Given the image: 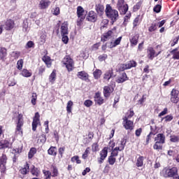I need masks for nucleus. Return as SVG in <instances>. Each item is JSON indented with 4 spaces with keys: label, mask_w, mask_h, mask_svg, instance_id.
Masks as SVG:
<instances>
[{
    "label": "nucleus",
    "mask_w": 179,
    "mask_h": 179,
    "mask_svg": "<svg viewBox=\"0 0 179 179\" xmlns=\"http://www.w3.org/2000/svg\"><path fill=\"white\" fill-rule=\"evenodd\" d=\"M110 45H108L109 48H114L117 47V45H120L121 44V40H122V36H120L116 39H114V32L110 30L107 32L104 33L101 36V41H108V40H111Z\"/></svg>",
    "instance_id": "1"
},
{
    "label": "nucleus",
    "mask_w": 179,
    "mask_h": 179,
    "mask_svg": "<svg viewBox=\"0 0 179 179\" xmlns=\"http://www.w3.org/2000/svg\"><path fill=\"white\" fill-rule=\"evenodd\" d=\"M161 176L164 178L179 179L178 171L176 167L171 169L164 168L161 172Z\"/></svg>",
    "instance_id": "2"
},
{
    "label": "nucleus",
    "mask_w": 179,
    "mask_h": 179,
    "mask_svg": "<svg viewBox=\"0 0 179 179\" xmlns=\"http://www.w3.org/2000/svg\"><path fill=\"white\" fill-rule=\"evenodd\" d=\"M13 120L17 122L15 134H17V135H22L23 131H22V127H23V124H24V121L23 120V115L19 113H15Z\"/></svg>",
    "instance_id": "3"
},
{
    "label": "nucleus",
    "mask_w": 179,
    "mask_h": 179,
    "mask_svg": "<svg viewBox=\"0 0 179 179\" xmlns=\"http://www.w3.org/2000/svg\"><path fill=\"white\" fill-rule=\"evenodd\" d=\"M105 12L106 16L111 20L113 23L117 22V19H118V11L117 10L113 9L110 5L107 4Z\"/></svg>",
    "instance_id": "4"
},
{
    "label": "nucleus",
    "mask_w": 179,
    "mask_h": 179,
    "mask_svg": "<svg viewBox=\"0 0 179 179\" xmlns=\"http://www.w3.org/2000/svg\"><path fill=\"white\" fill-rule=\"evenodd\" d=\"M62 64L65 65L68 72H72L75 68V63L73 62V59L71 58V56H65L62 60Z\"/></svg>",
    "instance_id": "5"
},
{
    "label": "nucleus",
    "mask_w": 179,
    "mask_h": 179,
    "mask_svg": "<svg viewBox=\"0 0 179 179\" xmlns=\"http://www.w3.org/2000/svg\"><path fill=\"white\" fill-rule=\"evenodd\" d=\"M117 8L120 15H125L128 12V4L124 0H117Z\"/></svg>",
    "instance_id": "6"
},
{
    "label": "nucleus",
    "mask_w": 179,
    "mask_h": 179,
    "mask_svg": "<svg viewBox=\"0 0 179 179\" xmlns=\"http://www.w3.org/2000/svg\"><path fill=\"white\" fill-rule=\"evenodd\" d=\"M125 143H127V141L124 140V138L122 139L121 141V146H118L112 150L110 156H113V157H117L118 156V150L120 152H122V150H124L125 148Z\"/></svg>",
    "instance_id": "7"
},
{
    "label": "nucleus",
    "mask_w": 179,
    "mask_h": 179,
    "mask_svg": "<svg viewBox=\"0 0 179 179\" xmlns=\"http://www.w3.org/2000/svg\"><path fill=\"white\" fill-rule=\"evenodd\" d=\"M136 66V62L131 60L127 64H120L119 67V71L122 72L127 69H131V68H135Z\"/></svg>",
    "instance_id": "8"
},
{
    "label": "nucleus",
    "mask_w": 179,
    "mask_h": 179,
    "mask_svg": "<svg viewBox=\"0 0 179 179\" xmlns=\"http://www.w3.org/2000/svg\"><path fill=\"white\" fill-rule=\"evenodd\" d=\"M38 125H41V123L40 122V113H38V112H36L33 118L32 130L36 131V129H37V127H38Z\"/></svg>",
    "instance_id": "9"
},
{
    "label": "nucleus",
    "mask_w": 179,
    "mask_h": 179,
    "mask_svg": "<svg viewBox=\"0 0 179 179\" xmlns=\"http://www.w3.org/2000/svg\"><path fill=\"white\" fill-rule=\"evenodd\" d=\"M171 103H174L175 104H177L179 101V91L173 89L171 92Z\"/></svg>",
    "instance_id": "10"
},
{
    "label": "nucleus",
    "mask_w": 179,
    "mask_h": 179,
    "mask_svg": "<svg viewBox=\"0 0 179 179\" xmlns=\"http://www.w3.org/2000/svg\"><path fill=\"white\" fill-rule=\"evenodd\" d=\"M123 127L127 129L129 131H132L134 129V122L131 120H129L127 118H123Z\"/></svg>",
    "instance_id": "11"
},
{
    "label": "nucleus",
    "mask_w": 179,
    "mask_h": 179,
    "mask_svg": "<svg viewBox=\"0 0 179 179\" xmlns=\"http://www.w3.org/2000/svg\"><path fill=\"white\" fill-rule=\"evenodd\" d=\"M108 153V151L107 150V147H105L101 152H100V158L98 159V163L99 164H103V162L106 159V157H107V155Z\"/></svg>",
    "instance_id": "12"
},
{
    "label": "nucleus",
    "mask_w": 179,
    "mask_h": 179,
    "mask_svg": "<svg viewBox=\"0 0 179 179\" xmlns=\"http://www.w3.org/2000/svg\"><path fill=\"white\" fill-rule=\"evenodd\" d=\"M6 160H8V158L5 155H3L0 157V169H1V173H3L5 171V165L6 164Z\"/></svg>",
    "instance_id": "13"
},
{
    "label": "nucleus",
    "mask_w": 179,
    "mask_h": 179,
    "mask_svg": "<svg viewBox=\"0 0 179 179\" xmlns=\"http://www.w3.org/2000/svg\"><path fill=\"white\" fill-rule=\"evenodd\" d=\"M3 27L6 30H12L15 27V22L12 20H8Z\"/></svg>",
    "instance_id": "14"
},
{
    "label": "nucleus",
    "mask_w": 179,
    "mask_h": 179,
    "mask_svg": "<svg viewBox=\"0 0 179 179\" xmlns=\"http://www.w3.org/2000/svg\"><path fill=\"white\" fill-rule=\"evenodd\" d=\"M87 19L89 22H94L97 20V14L94 11L91 10L89 12Z\"/></svg>",
    "instance_id": "15"
},
{
    "label": "nucleus",
    "mask_w": 179,
    "mask_h": 179,
    "mask_svg": "<svg viewBox=\"0 0 179 179\" xmlns=\"http://www.w3.org/2000/svg\"><path fill=\"white\" fill-rule=\"evenodd\" d=\"M60 33L62 36H65L69 34L68 31V22H64L62 24L60 27Z\"/></svg>",
    "instance_id": "16"
},
{
    "label": "nucleus",
    "mask_w": 179,
    "mask_h": 179,
    "mask_svg": "<svg viewBox=\"0 0 179 179\" xmlns=\"http://www.w3.org/2000/svg\"><path fill=\"white\" fill-rule=\"evenodd\" d=\"M155 143H161L162 145H163V143H164L166 141V137L163 134H158L155 137Z\"/></svg>",
    "instance_id": "17"
},
{
    "label": "nucleus",
    "mask_w": 179,
    "mask_h": 179,
    "mask_svg": "<svg viewBox=\"0 0 179 179\" xmlns=\"http://www.w3.org/2000/svg\"><path fill=\"white\" fill-rule=\"evenodd\" d=\"M50 5H51V1L48 0H41L38 6L40 9H47Z\"/></svg>",
    "instance_id": "18"
},
{
    "label": "nucleus",
    "mask_w": 179,
    "mask_h": 179,
    "mask_svg": "<svg viewBox=\"0 0 179 179\" xmlns=\"http://www.w3.org/2000/svg\"><path fill=\"white\" fill-rule=\"evenodd\" d=\"M94 101L99 106H101V104H103V103H104V99H103V98H101V94L100 92H96L95 94Z\"/></svg>",
    "instance_id": "19"
},
{
    "label": "nucleus",
    "mask_w": 179,
    "mask_h": 179,
    "mask_svg": "<svg viewBox=\"0 0 179 179\" xmlns=\"http://www.w3.org/2000/svg\"><path fill=\"white\" fill-rule=\"evenodd\" d=\"M83 13H85V10L83 8L82 6H78L77 8V15L78 19H80V22H82L83 19H85V16H83Z\"/></svg>",
    "instance_id": "20"
},
{
    "label": "nucleus",
    "mask_w": 179,
    "mask_h": 179,
    "mask_svg": "<svg viewBox=\"0 0 179 179\" xmlns=\"http://www.w3.org/2000/svg\"><path fill=\"white\" fill-rule=\"evenodd\" d=\"M138 40H139V36L138 34L132 35L129 38V41L131 43V45H136L138 44Z\"/></svg>",
    "instance_id": "21"
},
{
    "label": "nucleus",
    "mask_w": 179,
    "mask_h": 179,
    "mask_svg": "<svg viewBox=\"0 0 179 179\" xmlns=\"http://www.w3.org/2000/svg\"><path fill=\"white\" fill-rule=\"evenodd\" d=\"M113 93V90L109 86H105L103 88L104 97H110V95Z\"/></svg>",
    "instance_id": "22"
},
{
    "label": "nucleus",
    "mask_w": 179,
    "mask_h": 179,
    "mask_svg": "<svg viewBox=\"0 0 179 179\" xmlns=\"http://www.w3.org/2000/svg\"><path fill=\"white\" fill-rule=\"evenodd\" d=\"M126 80H128V77L127 73H123L122 75L116 80L117 83H124Z\"/></svg>",
    "instance_id": "23"
},
{
    "label": "nucleus",
    "mask_w": 179,
    "mask_h": 179,
    "mask_svg": "<svg viewBox=\"0 0 179 179\" xmlns=\"http://www.w3.org/2000/svg\"><path fill=\"white\" fill-rule=\"evenodd\" d=\"M78 78L82 79V80H87L89 75H87L85 71H80L78 73Z\"/></svg>",
    "instance_id": "24"
},
{
    "label": "nucleus",
    "mask_w": 179,
    "mask_h": 179,
    "mask_svg": "<svg viewBox=\"0 0 179 179\" xmlns=\"http://www.w3.org/2000/svg\"><path fill=\"white\" fill-rule=\"evenodd\" d=\"M112 76H113V69H110L104 73L103 79H105V80H110Z\"/></svg>",
    "instance_id": "25"
},
{
    "label": "nucleus",
    "mask_w": 179,
    "mask_h": 179,
    "mask_svg": "<svg viewBox=\"0 0 179 179\" xmlns=\"http://www.w3.org/2000/svg\"><path fill=\"white\" fill-rule=\"evenodd\" d=\"M96 10L99 15H103L104 13V6L101 4H96Z\"/></svg>",
    "instance_id": "26"
},
{
    "label": "nucleus",
    "mask_w": 179,
    "mask_h": 179,
    "mask_svg": "<svg viewBox=\"0 0 179 179\" xmlns=\"http://www.w3.org/2000/svg\"><path fill=\"white\" fill-rule=\"evenodd\" d=\"M42 59L48 68H51V57L49 56H44Z\"/></svg>",
    "instance_id": "27"
},
{
    "label": "nucleus",
    "mask_w": 179,
    "mask_h": 179,
    "mask_svg": "<svg viewBox=\"0 0 179 179\" xmlns=\"http://www.w3.org/2000/svg\"><path fill=\"white\" fill-rule=\"evenodd\" d=\"M57 79V71L54 70L49 76V81L54 83Z\"/></svg>",
    "instance_id": "28"
},
{
    "label": "nucleus",
    "mask_w": 179,
    "mask_h": 179,
    "mask_svg": "<svg viewBox=\"0 0 179 179\" xmlns=\"http://www.w3.org/2000/svg\"><path fill=\"white\" fill-rule=\"evenodd\" d=\"M155 54H156V52L152 48H150L148 50V57L149 59H153V58H155Z\"/></svg>",
    "instance_id": "29"
},
{
    "label": "nucleus",
    "mask_w": 179,
    "mask_h": 179,
    "mask_svg": "<svg viewBox=\"0 0 179 179\" xmlns=\"http://www.w3.org/2000/svg\"><path fill=\"white\" fill-rule=\"evenodd\" d=\"M21 75L22 76H24V78H30L32 73L30 71L27 70V69H24L21 72Z\"/></svg>",
    "instance_id": "30"
},
{
    "label": "nucleus",
    "mask_w": 179,
    "mask_h": 179,
    "mask_svg": "<svg viewBox=\"0 0 179 179\" xmlns=\"http://www.w3.org/2000/svg\"><path fill=\"white\" fill-rule=\"evenodd\" d=\"M6 148H9V141L6 140L0 141V149H6Z\"/></svg>",
    "instance_id": "31"
},
{
    "label": "nucleus",
    "mask_w": 179,
    "mask_h": 179,
    "mask_svg": "<svg viewBox=\"0 0 179 179\" xmlns=\"http://www.w3.org/2000/svg\"><path fill=\"white\" fill-rule=\"evenodd\" d=\"M144 160H145V157L140 156L136 160V165L137 166V167H142V166H143Z\"/></svg>",
    "instance_id": "32"
},
{
    "label": "nucleus",
    "mask_w": 179,
    "mask_h": 179,
    "mask_svg": "<svg viewBox=\"0 0 179 179\" xmlns=\"http://www.w3.org/2000/svg\"><path fill=\"white\" fill-rule=\"evenodd\" d=\"M48 155L50 156H57V148L56 147H50V149L48 150Z\"/></svg>",
    "instance_id": "33"
},
{
    "label": "nucleus",
    "mask_w": 179,
    "mask_h": 179,
    "mask_svg": "<svg viewBox=\"0 0 179 179\" xmlns=\"http://www.w3.org/2000/svg\"><path fill=\"white\" fill-rule=\"evenodd\" d=\"M73 106V102L72 101H69L66 106V111L69 114L72 113V107Z\"/></svg>",
    "instance_id": "34"
},
{
    "label": "nucleus",
    "mask_w": 179,
    "mask_h": 179,
    "mask_svg": "<svg viewBox=\"0 0 179 179\" xmlns=\"http://www.w3.org/2000/svg\"><path fill=\"white\" fill-rule=\"evenodd\" d=\"M36 152H37V150H36V148H31L28 154L29 159H32Z\"/></svg>",
    "instance_id": "35"
},
{
    "label": "nucleus",
    "mask_w": 179,
    "mask_h": 179,
    "mask_svg": "<svg viewBox=\"0 0 179 179\" xmlns=\"http://www.w3.org/2000/svg\"><path fill=\"white\" fill-rule=\"evenodd\" d=\"M6 57V49L5 48H1L0 49V58L3 59Z\"/></svg>",
    "instance_id": "36"
},
{
    "label": "nucleus",
    "mask_w": 179,
    "mask_h": 179,
    "mask_svg": "<svg viewBox=\"0 0 179 179\" xmlns=\"http://www.w3.org/2000/svg\"><path fill=\"white\" fill-rule=\"evenodd\" d=\"M115 157H113V155L109 156L108 159V162L110 166H113V164L115 163Z\"/></svg>",
    "instance_id": "37"
},
{
    "label": "nucleus",
    "mask_w": 179,
    "mask_h": 179,
    "mask_svg": "<svg viewBox=\"0 0 179 179\" xmlns=\"http://www.w3.org/2000/svg\"><path fill=\"white\" fill-rule=\"evenodd\" d=\"M153 149L158 151L162 150L163 149V145H162L161 143H155V145H153Z\"/></svg>",
    "instance_id": "38"
},
{
    "label": "nucleus",
    "mask_w": 179,
    "mask_h": 179,
    "mask_svg": "<svg viewBox=\"0 0 179 179\" xmlns=\"http://www.w3.org/2000/svg\"><path fill=\"white\" fill-rule=\"evenodd\" d=\"M170 141L171 142H173V143L179 142V136L176 135L171 136Z\"/></svg>",
    "instance_id": "39"
},
{
    "label": "nucleus",
    "mask_w": 179,
    "mask_h": 179,
    "mask_svg": "<svg viewBox=\"0 0 179 179\" xmlns=\"http://www.w3.org/2000/svg\"><path fill=\"white\" fill-rule=\"evenodd\" d=\"M23 64H24V62H23V59H22L17 62V69H19V71L22 69Z\"/></svg>",
    "instance_id": "40"
},
{
    "label": "nucleus",
    "mask_w": 179,
    "mask_h": 179,
    "mask_svg": "<svg viewBox=\"0 0 179 179\" xmlns=\"http://www.w3.org/2000/svg\"><path fill=\"white\" fill-rule=\"evenodd\" d=\"M37 100V94L32 93L31 103L33 106H36V101Z\"/></svg>",
    "instance_id": "41"
},
{
    "label": "nucleus",
    "mask_w": 179,
    "mask_h": 179,
    "mask_svg": "<svg viewBox=\"0 0 179 179\" xmlns=\"http://www.w3.org/2000/svg\"><path fill=\"white\" fill-rule=\"evenodd\" d=\"M100 76H101V70L96 69L94 72V78H95V79H99V78H100Z\"/></svg>",
    "instance_id": "42"
},
{
    "label": "nucleus",
    "mask_w": 179,
    "mask_h": 179,
    "mask_svg": "<svg viewBox=\"0 0 179 179\" xmlns=\"http://www.w3.org/2000/svg\"><path fill=\"white\" fill-rule=\"evenodd\" d=\"M115 147V143L114 141H110L107 148V150H113Z\"/></svg>",
    "instance_id": "43"
},
{
    "label": "nucleus",
    "mask_w": 179,
    "mask_h": 179,
    "mask_svg": "<svg viewBox=\"0 0 179 179\" xmlns=\"http://www.w3.org/2000/svg\"><path fill=\"white\" fill-rule=\"evenodd\" d=\"M71 162L73 163H75V162H76L77 164H80L81 163L80 159H79V156H74L71 157Z\"/></svg>",
    "instance_id": "44"
},
{
    "label": "nucleus",
    "mask_w": 179,
    "mask_h": 179,
    "mask_svg": "<svg viewBox=\"0 0 179 179\" xmlns=\"http://www.w3.org/2000/svg\"><path fill=\"white\" fill-rule=\"evenodd\" d=\"M43 174L45 177V179H51V172L50 171H43Z\"/></svg>",
    "instance_id": "45"
},
{
    "label": "nucleus",
    "mask_w": 179,
    "mask_h": 179,
    "mask_svg": "<svg viewBox=\"0 0 179 179\" xmlns=\"http://www.w3.org/2000/svg\"><path fill=\"white\" fill-rule=\"evenodd\" d=\"M29 164H27L26 166H24V168H23L22 169H21V174H27V170H29Z\"/></svg>",
    "instance_id": "46"
},
{
    "label": "nucleus",
    "mask_w": 179,
    "mask_h": 179,
    "mask_svg": "<svg viewBox=\"0 0 179 179\" xmlns=\"http://www.w3.org/2000/svg\"><path fill=\"white\" fill-rule=\"evenodd\" d=\"M107 24H108V20L104 19L101 22V29H104V27H107Z\"/></svg>",
    "instance_id": "47"
},
{
    "label": "nucleus",
    "mask_w": 179,
    "mask_h": 179,
    "mask_svg": "<svg viewBox=\"0 0 179 179\" xmlns=\"http://www.w3.org/2000/svg\"><path fill=\"white\" fill-rule=\"evenodd\" d=\"M154 12H156V13H160V10H162V6L160 4L156 5L153 8Z\"/></svg>",
    "instance_id": "48"
},
{
    "label": "nucleus",
    "mask_w": 179,
    "mask_h": 179,
    "mask_svg": "<svg viewBox=\"0 0 179 179\" xmlns=\"http://www.w3.org/2000/svg\"><path fill=\"white\" fill-rule=\"evenodd\" d=\"M134 111L130 110L129 112L127 113V114L126 115V116L123 118H127V120H129L130 118H132V117H134Z\"/></svg>",
    "instance_id": "49"
},
{
    "label": "nucleus",
    "mask_w": 179,
    "mask_h": 179,
    "mask_svg": "<svg viewBox=\"0 0 179 179\" xmlns=\"http://www.w3.org/2000/svg\"><path fill=\"white\" fill-rule=\"evenodd\" d=\"M62 40L64 44H68V42L69 41V38H68V35H62Z\"/></svg>",
    "instance_id": "50"
},
{
    "label": "nucleus",
    "mask_w": 179,
    "mask_h": 179,
    "mask_svg": "<svg viewBox=\"0 0 179 179\" xmlns=\"http://www.w3.org/2000/svg\"><path fill=\"white\" fill-rule=\"evenodd\" d=\"M11 57H13V58L17 59L19 57H20V52L17 51H14L11 53Z\"/></svg>",
    "instance_id": "51"
},
{
    "label": "nucleus",
    "mask_w": 179,
    "mask_h": 179,
    "mask_svg": "<svg viewBox=\"0 0 179 179\" xmlns=\"http://www.w3.org/2000/svg\"><path fill=\"white\" fill-rule=\"evenodd\" d=\"M52 177H58V169L55 166H53Z\"/></svg>",
    "instance_id": "52"
},
{
    "label": "nucleus",
    "mask_w": 179,
    "mask_h": 179,
    "mask_svg": "<svg viewBox=\"0 0 179 179\" xmlns=\"http://www.w3.org/2000/svg\"><path fill=\"white\" fill-rule=\"evenodd\" d=\"M93 105V101H90V100H86L84 102V106H85V107H90Z\"/></svg>",
    "instance_id": "53"
},
{
    "label": "nucleus",
    "mask_w": 179,
    "mask_h": 179,
    "mask_svg": "<svg viewBox=\"0 0 179 179\" xmlns=\"http://www.w3.org/2000/svg\"><path fill=\"white\" fill-rule=\"evenodd\" d=\"M130 18H131V13L126 15L124 18V24H127V23H128V20H129Z\"/></svg>",
    "instance_id": "54"
},
{
    "label": "nucleus",
    "mask_w": 179,
    "mask_h": 179,
    "mask_svg": "<svg viewBox=\"0 0 179 179\" xmlns=\"http://www.w3.org/2000/svg\"><path fill=\"white\" fill-rule=\"evenodd\" d=\"M31 173L32 174V176H36V177L38 176V171H37V169L34 168L31 171Z\"/></svg>",
    "instance_id": "55"
},
{
    "label": "nucleus",
    "mask_w": 179,
    "mask_h": 179,
    "mask_svg": "<svg viewBox=\"0 0 179 179\" xmlns=\"http://www.w3.org/2000/svg\"><path fill=\"white\" fill-rule=\"evenodd\" d=\"M179 36H176V38L173 39V43H171V47H174L177 43H178Z\"/></svg>",
    "instance_id": "56"
},
{
    "label": "nucleus",
    "mask_w": 179,
    "mask_h": 179,
    "mask_svg": "<svg viewBox=\"0 0 179 179\" xmlns=\"http://www.w3.org/2000/svg\"><path fill=\"white\" fill-rule=\"evenodd\" d=\"M173 115H168L164 117V120L166 121V122H169L170 121H171L173 120Z\"/></svg>",
    "instance_id": "57"
},
{
    "label": "nucleus",
    "mask_w": 179,
    "mask_h": 179,
    "mask_svg": "<svg viewBox=\"0 0 179 179\" xmlns=\"http://www.w3.org/2000/svg\"><path fill=\"white\" fill-rule=\"evenodd\" d=\"M156 26H157L156 24H152L148 29L149 31H155L156 30Z\"/></svg>",
    "instance_id": "58"
},
{
    "label": "nucleus",
    "mask_w": 179,
    "mask_h": 179,
    "mask_svg": "<svg viewBox=\"0 0 179 179\" xmlns=\"http://www.w3.org/2000/svg\"><path fill=\"white\" fill-rule=\"evenodd\" d=\"M52 13L55 15V16H58V15H59V7H56Z\"/></svg>",
    "instance_id": "59"
},
{
    "label": "nucleus",
    "mask_w": 179,
    "mask_h": 179,
    "mask_svg": "<svg viewBox=\"0 0 179 179\" xmlns=\"http://www.w3.org/2000/svg\"><path fill=\"white\" fill-rule=\"evenodd\" d=\"M138 24H139V17H136L133 22L134 27H136V26H138Z\"/></svg>",
    "instance_id": "60"
},
{
    "label": "nucleus",
    "mask_w": 179,
    "mask_h": 179,
    "mask_svg": "<svg viewBox=\"0 0 179 179\" xmlns=\"http://www.w3.org/2000/svg\"><path fill=\"white\" fill-rule=\"evenodd\" d=\"M99 59L101 62L106 61L107 59V55H101L99 57Z\"/></svg>",
    "instance_id": "61"
},
{
    "label": "nucleus",
    "mask_w": 179,
    "mask_h": 179,
    "mask_svg": "<svg viewBox=\"0 0 179 179\" xmlns=\"http://www.w3.org/2000/svg\"><path fill=\"white\" fill-rule=\"evenodd\" d=\"M64 152H65L64 147L59 148V155H60V157H62Z\"/></svg>",
    "instance_id": "62"
},
{
    "label": "nucleus",
    "mask_w": 179,
    "mask_h": 179,
    "mask_svg": "<svg viewBox=\"0 0 179 179\" xmlns=\"http://www.w3.org/2000/svg\"><path fill=\"white\" fill-rule=\"evenodd\" d=\"M141 134H142V128H139L136 130V136H141Z\"/></svg>",
    "instance_id": "63"
},
{
    "label": "nucleus",
    "mask_w": 179,
    "mask_h": 179,
    "mask_svg": "<svg viewBox=\"0 0 179 179\" xmlns=\"http://www.w3.org/2000/svg\"><path fill=\"white\" fill-rule=\"evenodd\" d=\"M173 59H179V52H176L175 53H173Z\"/></svg>",
    "instance_id": "64"
}]
</instances>
